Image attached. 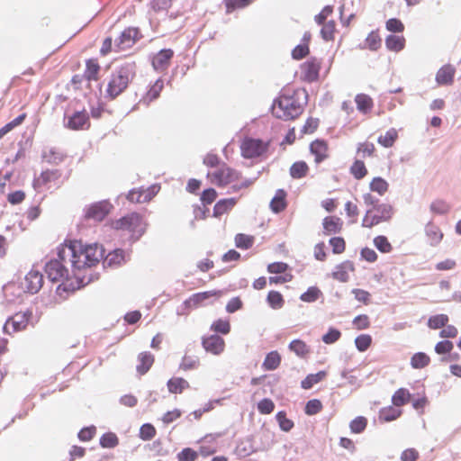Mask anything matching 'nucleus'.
Returning a JSON list of instances; mask_svg holds the SVG:
<instances>
[{"label": "nucleus", "instance_id": "37998d69", "mask_svg": "<svg viewBox=\"0 0 461 461\" xmlns=\"http://www.w3.org/2000/svg\"><path fill=\"white\" fill-rule=\"evenodd\" d=\"M448 321V317L446 314H437L431 316L428 321V326L430 329L437 330L445 327Z\"/></svg>", "mask_w": 461, "mask_h": 461}, {"label": "nucleus", "instance_id": "7c9ffc66", "mask_svg": "<svg viewBox=\"0 0 461 461\" xmlns=\"http://www.w3.org/2000/svg\"><path fill=\"white\" fill-rule=\"evenodd\" d=\"M397 138V131L394 128H391L384 135H380L377 141L381 146L390 148L394 144Z\"/></svg>", "mask_w": 461, "mask_h": 461}, {"label": "nucleus", "instance_id": "b1692460", "mask_svg": "<svg viewBox=\"0 0 461 461\" xmlns=\"http://www.w3.org/2000/svg\"><path fill=\"white\" fill-rule=\"evenodd\" d=\"M88 122V116L86 113L77 112L70 116L67 122V127L71 130L84 129Z\"/></svg>", "mask_w": 461, "mask_h": 461}, {"label": "nucleus", "instance_id": "f704fd0d", "mask_svg": "<svg viewBox=\"0 0 461 461\" xmlns=\"http://www.w3.org/2000/svg\"><path fill=\"white\" fill-rule=\"evenodd\" d=\"M450 210L449 204L442 200V199H437L431 202L429 205V211L438 215H444L447 214Z\"/></svg>", "mask_w": 461, "mask_h": 461}, {"label": "nucleus", "instance_id": "9b49d317", "mask_svg": "<svg viewBox=\"0 0 461 461\" xmlns=\"http://www.w3.org/2000/svg\"><path fill=\"white\" fill-rule=\"evenodd\" d=\"M32 317V312L27 311L24 312H18L10 317L4 325L5 333L11 334L24 330Z\"/></svg>", "mask_w": 461, "mask_h": 461}, {"label": "nucleus", "instance_id": "6e6d98bb", "mask_svg": "<svg viewBox=\"0 0 461 461\" xmlns=\"http://www.w3.org/2000/svg\"><path fill=\"white\" fill-rule=\"evenodd\" d=\"M198 457V452L190 447L184 448L176 456L178 461H195Z\"/></svg>", "mask_w": 461, "mask_h": 461}, {"label": "nucleus", "instance_id": "79ce46f5", "mask_svg": "<svg viewBox=\"0 0 461 461\" xmlns=\"http://www.w3.org/2000/svg\"><path fill=\"white\" fill-rule=\"evenodd\" d=\"M410 396L411 394L408 390L401 388L394 393L392 398V402L394 406L400 407L409 401Z\"/></svg>", "mask_w": 461, "mask_h": 461}, {"label": "nucleus", "instance_id": "412c9836", "mask_svg": "<svg viewBox=\"0 0 461 461\" xmlns=\"http://www.w3.org/2000/svg\"><path fill=\"white\" fill-rule=\"evenodd\" d=\"M342 221L338 217H325L322 221L323 232L325 235L339 233L342 229Z\"/></svg>", "mask_w": 461, "mask_h": 461}, {"label": "nucleus", "instance_id": "0eeeda50", "mask_svg": "<svg viewBox=\"0 0 461 461\" xmlns=\"http://www.w3.org/2000/svg\"><path fill=\"white\" fill-rule=\"evenodd\" d=\"M267 149V143L258 139L246 138L240 144L241 155L245 158L261 156Z\"/></svg>", "mask_w": 461, "mask_h": 461}, {"label": "nucleus", "instance_id": "20e7f679", "mask_svg": "<svg viewBox=\"0 0 461 461\" xmlns=\"http://www.w3.org/2000/svg\"><path fill=\"white\" fill-rule=\"evenodd\" d=\"M146 222L136 212L130 213L112 222V228L117 230L126 231L134 240H139L146 230Z\"/></svg>", "mask_w": 461, "mask_h": 461}, {"label": "nucleus", "instance_id": "c85d7f7f", "mask_svg": "<svg viewBox=\"0 0 461 461\" xmlns=\"http://www.w3.org/2000/svg\"><path fill=\"white\" fill-rule=\"evenodd\" d=\"M189 387V383L181 377L171 378L167 382L168 391L172 393H181Z\"/></svg>", "mask_w": 461, "mask_h": 461}, {"label": "nucleus", "instance_id": "774afa93", "mask_svg": "<svg viewBox=\"0 0 461 461\" xmlns=\"http://www.w3.org/2000/svg\"><path fill=\"white\" fill-rule=\"evenodd\" d=\"M341 336L339 330L330 328L329 331L322 336V341L325 344H332L336 342Z\"/></svg>", "mask_w": 461, "mask_h": 461}, {"label": "nucleus", "instance_id": "052dcab7", "mask_svg": "<svg viewBox=\"0 0 461 461\" xmlns=\"http://www.w3.org/2000/svg\"><path fill=\"white\" fill-rule=\"evenodd\" d=\"M156 435V429L153 425L145 423L140 427V438L143 440H149Z\"/></svg>", "mask_w": 461, "mask_h": 461}, {"label": "nucleus", "instance_id": "39448f33", "mask_svg": "<svg viewBox=\"0 0 461 461\" xmlns=\"http://www.w3.org/2000/svg\"><path fill=\"white\" fill-rule=\"evenodd\" d=\"M133 74V66L131 64H126L116 70L108 82L106 89L108 95L114 98L123 92Z\"/></svg>", "mask_w": 461, "mask_h": 461}, {"label": "nucleus", "instance_id": "c756f323", "mask_svg": "<svg viewBox=\"0 0 461 461\" xmlns=\"http://www.w3.org/2000/svg\"><path fill=\"white\" fill-rule=\"evenodd\" d=\"M369 188L372 192L377 193L379 195H384L388 191L389 184L384 178L376 176L370 182Z\"/></svg>", "mask_w": 461, "mask_h": 461}, {"label": "nucleus", "instance_id": "f257e3e1", "mask_svg": "<svg viewBox=\"0 0 461 461\" xmlns=\"http://www.w3.org/2000/svg\"><path fill=\"white\" fill-rule=\"evenodd\" d=\"M104 249L96 243L83 244L74 240L58 248L57 255L64 261L68 260L73 276L78 278L77 272L90 268L103 258Z\"/></svg>", "mask_w": 461, "mask_h": 461}, {"label": "nucleus", "instance_id": "c9c22d12", "mask_svg": "<svg viewBox=\"0 0 461 461\" xmlns=\"http://www.w3.org/2000/svg\"><path fill=\"white\" fill-rule=\"evenodd\" d=\"M285 193L283 190H278L270 203V207L273 212H280L285 208Z\"/></svg>", "mask_w": 461, "mask_h": 461}, {"label": "nucleus", "instance_id": "c03bdc74", "mask_svg": "<svg viewBox=\"0 0 461 461\" xmlns=\"http://www.w3.org/2000/svg\"><path fill=\"white\" fill-rule=\"evenodd\" d=\"M42 158L48 163L58 164L62 160L63 156L60 152L51 148L43 151Z\"/></svg>", "mask_w": 461, "mask_h": 461}, {"label": "nucleus", "instance_id": "2f4dec72", "mask_svg": "<svg viewBox=\"0 0 461 461\" xmlns=\"http://www.w3.org/2000/svg\"><path fill=\"white\" fill-rule=\"evenodd\" d=\"M405 40L402 36L389 35L385 40L386 48L393 51H400L404 47Z\"/></svg>", "mask_w": 461, "mask_h": 461}, {"label": "nucleus", "instance_id": "6ab92c4d", "mask_svg": "<svg viewBox=\"0 0 461 461\" xmlns=\"http://www.w3.org/2000/svg\"><path fill=\"white\" fill-rule=\"evenodd\" d=\"M354 271V265L351 261H344L336 266L332 273L334 279L340 282H347L349 279V273Z\"/></svg>", "mask_w": 461, "mask_h": 461}, {"label": "nucleus", "instance_id": "473e14b6", "mask_svg": "<svg viewBox=\"0 0 461 461\" xmlns=\"http://www.w3.org/2000/svg\"><path fill=\"white\" fill-rule=\"evenodd\" d=\"M140 364L137 366V370L140 374H145L153 364L154 357L150 353H141L139 356Z\"/></svg>", "mask_w": 461, "mask_h": 461}, {"label": "nucleus", "instance_id": "4d7b16f0", "mask_svg": "<svg viewBox=\"0 0 461 461\" xmlns=\"http://www.w3.org/2000/svg\"><path fill=\"white\" fill-rule=\"evenodd\" d=\"M366 44L370 50H378L381 46V39L378 33L375 32H371L366 39Z\"/></svg>", "mask_w": 461, "mask_h": 461}, {"label": "nucleus", "instance_id": "ddd939ff", "mask_svg": "<svg viewBox=\"0 0 461 461\" xmlns=\"http://www.w3.org/2000/svg\"><path fill=\"white\" fill-rule=\"evenodd\" d=\"M159 191V186L153 185L147 189H132L129 192L127 199L131 203H147Z\"/></svg>", "mask_w": 461, "mask_h": 461}, {"label": "nucleus", "instance_id": "338daca9", "mask_svg": "<svg viewBox=\"0 0 461 461\" xmlns=\"http://www.w3.org/2000/svg\"><path fill=\"white\" fill-rule=\"evenodd\" d=\"M322 408L321 402L317 400H310L305 405V412L308 415L317 414Z\"/></svg>", "mask_w": 461, "mask_h": 461}, {"label": "nucleus", "instance_id": "bb28decb", "mask_svg": "<svg viewBox=\"0 0 461 461\" xmlns=\"http://www.w3.org/2000/svg\"><path fill=\"white\" fill-rule=\"evenodd\" d=\"M281 363V356L277 351H271L267 356L262 364V367L267 371L276 370Z\"/></svg>", "mask_w": 461, "mask_h": 461}, {"label": "nucleus", "instance_id": "58836bf2", "mask_svg": "<svg viewBox=\"0 0 461 461\" xmlns=\"http://www.w3.org/2000/svg\"><path fill=\"white\" fill-rule=\"evenodd\" d=\"M326 376L325 371H320L316 374H311L302 381V387L304 389L312 388L315 384L321 382Z\"/></svg>", "mask_w": 461, "mask_h": 461}, {"label": "nucleus", "instance_id": "5fc2aeb1", "mask_svg": "<svg viewBox=\"0 0 461 461\" xmlns=\"http://www.w3.org/2000/svg\"><path fill=\"white\" fill-rule=\"evenodd\" d=\"M374 244L375 248L383 253H388L392 250V245L384 236L375 237L374 239Z\"/></svg>", "mask_w": 461, "mask_h": 461}, {"label": "nucleus", "instance_id": "f03ea898", "mask_svg": "<svg viewBox=\"0 0 461 461\" xmlns=\"http://www.w3.org/2000/svg\"><path fill=\"white\" fill-rule=\"evenodd\" d=\"M207 177L212 184L218 186H225L232 184L230 188L233 192L248 187L252 184V181L249 179L241 181L240 184H235V182L240 179V174L225 164H222L214 171L208 172Z\"/></svg>", "mask_w": 461, "mask_h": 461}, {"label": "nucleus", "instance_id": "393cba45", "mask_svg": "<svg viewBox=\"0 0 461 461\" xmlns=\"http://www.w3.org/2000/svg\"><path fill=\"white\" fill-rule=\"evenodd\" d=\"M311 152L315 156V162L320 163L324 160L328 154V147L323 140H316L310 146Z\"/></svg>", "mask_w": 461, "mask_h": 461}, {"label": "nucleus", "instance_id": "a211bd4d", "mask_svg": "<svg viewBox=\"0 0 461 461\" xmlns=\"http://www.w3.org/2000/svg\"><path fill=\"white\" fill-rule=\"evenodd\" d=\"M221 291H207L193 294L189 299L185 301V305L188 308H196L203 304L204 301L212 297L221 295Z\"/></svg>", "mask_w": 461, "mask_h": 461}, {"label": "nucleus", "instance_id": "680f3d73", "mask_svg": "<svg viewBox=\"0 0 461 461\" xmlns=\"http://www.w3.org/2000/svg\"><path fill=\"white\" fill-rule=\"evenodd\" d=\"M211 329L216 332L221 333V334H228L230 330V323L228 321L225 320H217L212 324Z\"/></svg>", "mask_w": 461, "mask_h": 461}, {"label": "nucleus", "instance_id": "e433bc0d", "mask_svg": "<svg viewBox=\"0 0 461 461\" xmlns=\"http://www.w3.org/2000/svg\"><path fill=\"white\" fill-rule=\"evenodd\" d=\"M429 357L423 352L415 353L411 358V366L412 368L420 369L429 364Z\"/></svg>", "mask_w": 461, "mask_h": 461}, {"label": "nucleus", "instance_id": "423d86ee", "mask_svg": "<svg viewBox=\"0 0 461 461\" xmlns=\"http://www.w3.org/2000/svg\"><path fill=\"white\" fill-rule=\"evenodd\" d=\"M45 272L51 282L63 281L73 276L68 260L64 261L59 257L46 264Z\"/></svg>", "mask_w": 461, "mask_h": 461}, {"label": "nucleus", "instance_id": "72a5a7b5", "mask_svg": "<svg viewBox=\"0 0 461 461\" xmlns=\"http://www.w3.org/2000/svg\"><path fill=\"white\" fill-rule=\"evenodd\" d=\"M289 349L300 357H305L310 351L309 347L301 339H294L291 341Z\"/></svg>", "mask_w": 461, "mask_h": 461}, {"label": "nucleus", "instance_id": "a18cd8bd", "mask_svg": "<svg viewBox=\"0 0 461 461\" xmlns=\"http://www.w3.org/2000/svg\"><path fill=\"white\" fill-rule=\"evenodd\" d=\"M308 166L303 161L295 162L290 168V174L294 178H301L307 173Z\"/></svg>", "mask_w": 461, "mask_h": 461}, {"label": "nucleus", "instance_id": "bf43d9fd", "mask_svg": "<svg viewBox=\"0 0 461 461\" xmlns=\"http://www.w3.org/2000/svg\"><path fill=\"white\" fill-rule=\"evenodd\" d=\"M366 424V419L362 416H359L350 422L349 427L353 433H361L362 431L365 430Z\"/></svg>", "mask_w": 461, "mask_h": 461}, {"label": "nucleus", "instance_id": "f3484780", "mask_svg": "<svg viewBox=\"0 0 461 461\" xmlns=\"http://www.w3.org/2000/svg\"><path fill=\"white\" fill-rule=\"evenodd\" d=\"M424 232L428 242L431 247H437L439 245L444 237L439 227L434 224L431 221L425 225Z\"/></svg>", "mask_w": 461, "mask_h": 461}, {"label": "nucleus", "instance_id": "9d476101", "mask_svg": "<svg viewBox=\"0 0 461 461\" xmlns=\"http://www.w3.org/2000/svg\"><path fill=\"white\" fill-rule=\"evenodd\" d=\"M24 294L21 284L11 282L3 286L4 303L7 305L21 303Z\"/></svg>", "mask_w": 461, "mask_h": 461}, {"label": "nucleus", "instance_id": "864d4df0", "mask_svg": "<svg viewBox=\"0 0 461 461\" xmlns=\"http://www.w3.org/2000/svg\"><path fill=\"white\" fill-rule=\"evenodd\" d=\"M371 342V336L367 334L359 335L355 339L356 347L360 352L366 351L370 347Z\"/></svg>", "mask_w": 461, "mask_h": 461}, {"label": "nucleus", "instance_id": "4c0bfd02", "mask_svg": "<svg viewBox=\"0 0 461 461\" xmlns=\"http://www.w3.org/2000/svg\"><path fill=\"white\" fill-rule=\"evenodd\" d=\"M376 216L380 222L388 221L393 216V207L388 203H381L375 206Z\"/></svg>", "mask_w": 461, "mask_h": 461}, {"label": "nucleus", "instance_id": "e2e57ef3", "mask_svg": "<svg viewBox=\"0 0 461 461\" xmlns=\"http://www.w3.org/2000/svg\"><path fill=\"white\" fill-rule=\"evenodd\" d=\"M275 409L272 400L265 398L258 403V410L262 414H270Z\"/></svg>", "mask_w": 461, "mask_h": 461}, {"label": "nucleus", "instance_id": "49530a36", "mask_svg": "<svg viewBox=\"0 0 461 461\" xmlns=\"http://www.w3.org/2000/svg\"><path fill=\"white\" fill-rule=\"evenodd\" d=\"M267 301L271 308L280 309L284 305V299L280 293L276 291H271L268 293Z\"/></svg>", "mask_w": 461, "mask_h": 461}, {"label": "nucleus", "instance_id": "a19ab883", "mask_svg": "<svg viewBox=\"0 0 461 461\" xmlns=\"http://www.w3.org/2000/svg\"><path fill=\"white\" fill-rule=\"evenodd\" d=\"M401 414V410L393 407H388L380 411L379 418L384 421L388 422L396 420L398 417H400Z\"/></svg>", "mask_w": 461, "mask_h": 461}, {"label": "nucleus", "instance_id": "3c124183", "mask_svg": "<svg viewBox=\"0 0 461 461\" xmlns=\"http://www.w3.org/2000/svg\"><path fill=\"white\" fill-rule=\"evenodd\" d=\"M351 173L357 179H362L366 174L367 170L363 161L356 160L352 165Z\"/></svg>", "mask_w": 461, "mask_h": 461}, {"label": "nucleus", "instance_id": "ea45409f", "mask_svg": "<svg viewBox=\"0 0 461 461\" xmlns=\"http://www.w3.org/2000/svg\"><path fill=\"white\" fill-rule=\"evenodd\" d=\"M355 101L357 109L364 113H366L368 111H370L373 104L372 99L364 94L357 95Z\"/></svg>", "mask_w": 461, "mask_h": 461}, {"label": "nucleus", "instance_id": "13d9d810", "mask_svg": "<svg viewBox=\"0 0 461 461\" xmlns=\"http://www.w3.org/2000/svg\"><path fill=\"white\" fill-rule=\"evenodd\" d=\"M200 362L197 357L185 356L179 367L185 371L195 369L198 367Z\"/></svg>", "mask_w": 461, "mask_h": 461}, {"label": "nucleus", "instance_id": "6e6552de", "mask_svg": "<svg viewBox=\"0 0 461 461\" xmlns=\"http://www.w3.org/2000/svg\"><path fill=\"white\" fill-rule=\"evenodd\" d=\"M59 170H45L35 177L32 183L33 188L41 193L43 190H50L58 186L57 181L60 177Z\"/></svg>", "mask_w": 461, "mask_h": 461}, {"label": "nucleus", "instance_id": "cd10ccee", "mask_svg": "<svg viewBox=\"0 0 461 461\" xmlns=\"http://www.w3.org/2000/svg\"><path fill=\"white\" fill-rule=\"evenodd\" d=\"M237 200L235 198H228L220 200L213 208V216L218 217L227 212L229 210L234 207Z\"/></svg>", "mask_w": 461, "mask_h": 461}, {"label": "nucleus", "instance_id": "5701e85b", "mask_svg": "<svg viewBox=\"0 0 461 461\" xmlns=\"http://www.w3.org/2000/svg\"><path fill=\"white\" fill-rule=\"evenodd\" d=\"M302 69L306 80L315 81L319 77L320 63L316 59L308 60L303 65Z\"/></svg>", "mask_w": 461, "mask_h": 461}, {"label": "nucleus", "instance_id": "de8ad7c7", "mask_svg": "<svg viewBox=\"0 0 461 461\" xmlns=\"http://www.w3.org/2000/svg\"><path fill=\"white\" fill-rule=\"evenodd\" d=\"M321 295V292L318 287L311 286L300 296V299L305 303H313L317 301Z\"/></svg>", "mask_w": 461, "mask_h": 461}, {"label": "nucleus", "instance_id": "09e8293b", "mask_svg": "<svg viewBox=\"0 0 461 461\" xmlns=\"http://www.w3.org/2000/svg\"><path fill=\"white\" fill-rule=\"evenodd\" d=\"M119 440L114 433L109 432L104 434L100 438V445L103 447L112 448L118 445Z\"/></svg>", "mask_w": 461, "mask_h": 461}, {"label": "nucleus", "instance_id": "4468645a", "mask_svg": "<svg viewBox=\"0 0 461 461\" xmlns=\"http://www.w3.org/2000/svg\"><path fill=\"white\" fill-rule=\"evenodd\" d=\"M202 346L206 352L219 356L224 351L225 341L219 335L213 334L203 337Z\"/></svg>", "mask_w": 461, "mask_h": 461}, {"label": "nucleus", "instance_id": "4be33fe9", "mask_svg": "<svg viewBox=\"0 0 461 461\" xmlns=\"http://www.w3.org/2000/svg\"><path fill=\"white\" fill-rule=\"evenodd\" d=\"M128 257L129 255L123 250L117 249L104 258V264L113 267H119L127 260Z\"/></svg>", "mask_w": 461, "mask_h": 461}, {"label": "nucleus", "instance_id": "8fccbe9b", "mask_svg": "<svg viewBox=\"0 0 461 461\" xmlns=\"http://www.w3.org/2000/svg\"><path fill=\"white\" fill-rule=\"evenodd\" d=\"M99 68H100V67L95 60H94V59L88 60L86 62V69L85 71V77L88 80H96V76L98 74Z\"/></svg>", "mask_w": 461, "mask_h": 461}, {"label": "nucleus", "instance_id": "f8f14e48", "mask_svg": "<svg viewBox=\"0 0 461 461\" xmlns=\"http://www.w3.org/2000/svg\"><path fill=\"white\" fill-rule=\"evenodd\" d=\"M43 276L38 270L32 269L20 283L26 293L36 294L42 286Z\"/></svg>", "mask_w": 461, "mask_h": 461}, {"label": "nucleus", "instance_id": "aec40b11", "mask_svg": "<svg viewBox=\"0 0 461 461\" xmlns=\"http://www.w3.org/2000/svg\"><path fill=\"white\" fill-rule=\"evenodd\" d=\"M456 69L452 65H445L438 69L436 81L438 85H450L453 82Z\"/></svg>", "mask_w": 461, "mask_h": 461}, {"label": "nucleus", "instance_id": "0e129e2a", "mask_svg": "<svg viewBox=\"0 0 461 461\" xmlns=\"http://www.w3.org/2000/svg\"><path fill=\"white\" fill-rule=\"evenodd\" d=\"M334 32L335 23L333 21H330L322 26L321 34L325 41H330L333 38Z\"/></svg>", "mask_w": 461, "mask_h": 461}, {"label": "nucleus", "instance_id": "69168bd1", "mask_svg": "<svg viewBox=\"0 0 461 461\" xmlns=\"http://www.w3.org/2000/svg\"><path fill=\"white\" fill-rule=\"evenodd\" d=\"M236 246L240 249H249L253 244V240L251 237L245 234H238L235 237Z\"/></svg>", "mask_w": 461, "mask_h": 461}, {"label": "nucleus", "instance_id": "2eb2a0df", "mask_svg": "<svg viewBox=\"0 0 461 461\" xmlns=\"http://www.w3.org/2000/svg\"><path fill=\"white\" fill-rule=\"evenodd\" d=\"M139 32L136 28L125 29L115 41V47L118 51L131 48L138 38Z\"/></svg>", "mask_w": 461, "mask_h": 461}, {"label": "nucleus", "instance_id": "1a4fd4ad", "mask_svg": "<svg viewBox=\"0 0 461 461\" xmlns=\"http://www.w3.org/2000/svg\"><path fill=\"white\" fill-rule=\"evenodd\" d=\"M112 208L113 205L107 200L96 202L86 208L85 216L86 219L101 221L106 217Z\"/></svg>", "mask_w": 461, "mask_h": 461}, {"label": "nucleus", "instance_id": "a878e982", "mask_svg": "<svg viewBox=\"0 0 461 461\" xmlns=\"http://www.w3.org/2000/svg\"><path fill=\"white\" fill-rule=\"evenodd\" d=\"M164 87V82L162 79H158L156 82L150 86L149 90L147 94L141 98L140 101L146 105H149L153 100L157 99L159 96L160 92Z\"/></svg>", "mask_w": 461, "mask_h": 461}, {"label": "nucleus", "instance_id": "dca6fc26", "mask_svg": "<svg viewBox=\"0 0 461 461\" xmlns=\"http://www.w3.org/2000/svg\"><path fill=\"white\" fill-rule=\"evenodd\" d=\"M174 52L170 49L161 50L152 59V67L158 72L165 71L170 63Z\"/></svg>", "mask_w": 461, "mask_h": 461}, {"label": "nucleus", "instance_id": "7ed1b4c3", "mask_svg": "<svg viewBox=\"0 0 461 461\" xmlns=\"http://www.w3.org/2000/svg\"><path fill=\"white\" fill-rule=\"evenodd\" d=\"M303 111V104L295 95H281L272 105L273 114L285 121L295 119Z\"/></svg>", "mask_w": 461, "mask_h": 461}, {"label": "nucleus", "instance_id": "603ef678", "mask_svg": "<svg viewBox=\"0 0 461 461\" xmlns=\"http://www.w3.org/2000/svg\"><path fill=\"white\" fill-rule=\"evenodd\" d=\"M276 418L279 424L280 429L283 431L288 432L293 429L294 422L291 420L286 418V415L284 411L277 412Z\"/></svg>", "mask_w": 461, "mask_h": 461}]
</instances>
